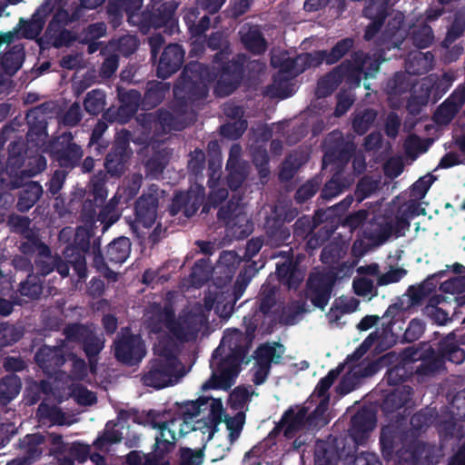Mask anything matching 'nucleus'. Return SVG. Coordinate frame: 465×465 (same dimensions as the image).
Segmentation results:
<instances>
[{
	"label": "nucleus",
	"instance_id": "obj_1",
	"mask_svg": "<svg viewBox=\"0 0 465 465\" xmlns=\"http://www.w3.org/2000/svg\"><path fill=\"white\" fill-rule=\"evenodd\" d=\"M380 445L382 457L391 460L394 456L399 462L411 465H435L438 463L435 446L420 440L414 432L395 426L381 430Z\"/></svg>",
	"mask_w": 465,
	"mask_h": 465
},
{
	"label": "nucleus",
	"instance_id": "obj_2",
	"mask_svg": "<svg viewBox=\"0 0 465 465\" xmlns=\"http://www.w3.org/2000/svg\"><path fill=\"white\" fill-rule=\"evenodd\" d=\"M377 422L376 414L368 408L357 411L351 418L348 431L319 445L315 450L314 465H337L340 454L357 452L358 446L368 440Z\"/></svg>",
	"mask_w": 465,
	"mask_h": 465
},
{
	"label": "nucleus",
	"instance_id": "obj_3",
	"mask_svg": "<svg viewBox=\"0 0 465 465\" xmlns=\"http://www.w3.org/2000/svg\"><path fill=\"white\" fill-rule=\"evenodd\" d=\"M210 80L211 74L207 65L197 61L189 62L173 86L174 100L172 109L181 115L185 114L190 104L208 95Z\"/></svg>",
	"mask_w": 465,
	"mask_h": 465
},
{
	"label": "nucleus",
	"instance_id": "obj_4",
	"mask_svg": "<svg viewBox=\"0 0 465 465\" xmlns=\"http://www.w3.org/2000/svg\"><path fill=\"white\" fill-rule=\"evenodd\" d=\"M179 361L173 353H160L151 359L142 376L143 383L157 390L173 385L177 379Z\"/></svg>",
	"mask_w": 465,
	"mask_h": 465
},
{
	"label": "nucleus",
	"instance_id": "obj_5",
	"mask_svg": "<svg viewBox=\"0 0 465 465\" xmlns=\"http://www.w3.org/2000/svg\"><path fill=\"white\" fill-rule=\"evenodd\" d=\"M244 354V350L235 345L231 353L220 359L216 368L213 370L210 379L202 385V391L231 389L240 372Z\"/></svg>",
	"mask_w": 465,
	"mask_h": 465
},
{
	"label": "nucleus",
	"instance_id": "obj_6",
	"mask_svg": "<svg viewBox=\"0 0 465 465\" xmlns=\"http://www.w3.org/2000/svg\"><path fill=\"white\" fill-rule=\"evenodd\" d=\"M51 159L62 169L73 170L79 166L84 156V150L74 141L72 132H63L54 137L48 145Z\"/></svg>",
	"mask_w": 465,
	"mask_h": 465
},
{
	"label": "nucleus",
	"instance_id": "obj_7",
	"mask_svg": "<svg viewBox=\"0 0 465 465\" xmlns=\"http://www.w3.org/2000/svg\"><path fill=\"white\" fill-rule=\"evenodd\" d=\"M247 55L240 53L223 62H220L219 78L214 92L218 96L225 97L232 94L242 84L244 76V65Z\"/></svg>",
	"mask_w": 465,
	"mask_h": 465
},
{
	"label": "nucleus",
	"instance_id": "obj_8",
	"mask_svg": "<svg viewBox=\"0 0 465 465\" xmlns=\"http://www.w3.org/2000/svg\"><path fill=\"white\" fill-rule=\"evenodd\" d=\"M93 236L92 230L82 226L77 227L73 243L67 245L63 252L64 257L72 263V267L80 281H84L87 277L85 256L91 250Z\"/></svg>",
	"mask_w": 465,
	"mask_h": 465
},
{
	"label": "nucleus",
	"instance_id": "obj_9",
	"mask_svg": "<svg viewBox=\"0 0 465 465\" xmlns=\"http://www.w3.org/2000/svg\"><path fill=\"white\" fill-rule=\"evenodd\" d=\"M132 155L130 133L125 131L115 136L104 157V166L110 177L119 178L124 174L128 169Z\"/></svg>",
	"mask_w": 465,
	"mask_h": 465
},
{
	"label": "nucleus",
	"instance_id": "obj_10",
	"mask_svg": "<svg viewBox=\"0 0 465 465\" xmlns=\"http://www.w3.org/2000/svg\"><path fill=\"white\" fill-rule=\"evenodd\" d=\"M337 275L331 271L311 272L304 289V296L313 306L324 311L328 305Z\"/></svg>",
	"mask_w": 465,
	"mask_h": 465
},
{
	"label": "nucleus",
	"instance_id": "obj_11",
	"mask_svg": "<svg viewBox=\"0 0 465 465\" xmlns=\"http://www.w3.org/2000/svg\"><path fill=\"white\" fill-rule=\"evenodd\" d=\"M401 355L404 361H420L416 368L418 375H431L443 366L439 348L435 351L429 342H420L418 346L405 348Z\"/></svg>",
	"mask_w": 465,
	"mask_h": 465
},
{
	"label": "nucleus",
	"instance_id": "obj_12",
	"mask_svg": "<svg viewBox=\"0 0 465 465\" xmlns=\"http://www.w3.org/2000/svg\"><path fill=\"white\" fill-rule=\"evenodd\" d=\"M116 92L120 106L116 110L109 108L103 117L111 123L126 124L136 114L139 107H143V97L135 89L126 90L118 86Z\"/></svg>",
	"mask_w": 465,
	"mask_h": 465
},
{
	"label": "nucleus",
	"instance_id": "obj_13",
	"mask_svg": "<svg viewBox=\"0 0 465 465\" xmlns=\"http://www.w3.org/2000/svg\"><path fill=\"white\" fill-rule=\"evenodd\" d=\"M114 344L115 359L126 366L137 365L146 354L144 342L139 335H123Z\"/></svg>",
	"mask_w": 465,
	"mask_h": 465
},
{
	"label": "nucleus",
	"instance_id": "obj_14",
	"mask_svg": "<svg viewBox=\"0 0 465 465\" xmlns=\"http://www.w3.org/2000/svg\"><path fill=\"white\" fill-rule=\"evenodd\" d=\"M152 10L142 13L141 25L143 28H161L168 24L173 25L174 14L178 6L176 0H151Z\"/></svg>",
	"mask_w": 465,
	"mask_h": 465
},
{
	"label": "nucleus",
	"instance_id": "obj_15",
	"mask_svg": "<svg viewBox=\"0 0 465 465\" xmlns=\"http://www.w3.org/2000/svg\"><path fill=\"white\" fill-rule=\"evenodd\" d=\"M363 17L371 20L364 30L363 39L371 41L378 35L389 15L388 0H368L362 10Z\"/></svg>",
	"mask_w": 465,
	"mask_h": 465
},
{
	"label": "nucleus",
	"instance_id": "obj_16",
	"mask_svg": "<svg viewBox=\"0 0 465 465\" xmlns=\"http://www.w3.org/2000/svg\"><path fill=\"white\" fill-rule=\"evenodd\" d=\"M185 50L179 44L167 45L161 53L156 65V75L167 79L177 73L184 63Z\"/></svg>",
	"mask_w": 465,
	"mask_h": 465
},
{
	"label": "nucleus",
	"instance_id": "obj_17",
	"mask_svg": "<svg viewBox=\"0 0 465 465\" xmlns=\"http://www.w3.org/2000/svg\"><path fill=\"white\" fill-rule=\"evenodd\" d=\"M203 198L204 188L203 186H199L195 190L178 192L173 198L169 213L172 216L183 213L185 217L190 218L196 213L203 203Z\"/></svg>",
	"mask_w": 465,
	"mask_h": 465
},
{
	"label": "nucleus",
	"instance_id": "obj_18",
	"mask_svg": "<svg viewBox=\"0 0 465 465\" xmlns=\"http://www.w3.org/2000/svg\"><path fill=\"white\" fill-rule=\"evenodd\" d=\"M204 322L203 314L188 311L179 315L175 328L171 330V334L182 342L195 340Z\"/></svg>",
	"mask_w": 465,
	"mask_h": 465
},
{
	"label": "nucleus",
	"instance_id": "obj_19",
	"mask_svg": "<svg viewBox=\"0 0 465 465\" xmlns=\"http://www.w3.org/2000/svg\"><path fill=\"white\" fill-rule=\"evenodd\" d=\"M64 342V341H61V345L53 347L43 345L35 354V361L36 364L48 376L56 374L66 361L65 355L62 348Z\"/></svg>",
	"mask_w": 465,
	"mask_h": 465
},
{
	"label": "nucleus",
	"instance_id": "obj_20",
	"mask_svg": "<svg viewBox=\"0 0 465 465\" xmlns=\"http://www.w3.org/2000/svg\"><path fill=\"white\" fill-rule=\"evenodd\" d=\"M45 441V436L39 432L25 435L19 441V447L25 452L24 456L14 459L7 465H31L41 458Z\"/></svg>",
	"mask_w": 465,
	"mask_h": 465
},
{
	"label": "nucleus",
	"instance_id": "obj_21",
	"mask_svg": "<svg viewBox=\"0 0 465 465\" xmlns=\"http://www.w3.org/2000/svg\"><path fill=\"white\" fill-rule=\"evenodd\" d=\"M308 410L305 407L300 408L297 411L293 409H288L282 416L281 420L276 424L271 434L278 433L283 430V435L286 438H292L306 424L309 425Z\"/></svg>",
	"mask_w": 465,
	"mask_h": 465
},
{
	"label": "nucleus",
	"instance_id": "obj_22",
	"mask_svg": "<svg viewBox=\"0 0 465 465\" xmlns=\"http://www.w3.org/2000/svg\"><path fill=\"white\" fill-rule=\"evenodd\" d=\"M364 56L362 50H357L351 54V58L342 61L338 66H341L340 74L341 82L345 81L350 88H357L361 85V78L364 76L363 65Z\"/></svg>",
	"mask_w": 465,
	"mask_h": 465
},
{
	"label": "nucleus",
	"instance_id": "obj_23",
	"mask_svg": "<svg viewBox=\"0 0 465 465\" xmlns=\"http://www.w3.org/2000/svg\"><path fill=\"white\" fill-rule=\"evenodd\" d=\"M387 32L381 34L377 42L378 52L372 56L363 52L365 61L363 65L364 78L373 77L378 73L381 63L386 60L385 51H390L392 48L400 49L401 43L394 42L391 39L387 40Z\"/></svg>",
	"mask_w": 465,
	"mask_h": 465
},
{
	"label": "nucleus",
	"instance_id": "obj_24",
	"mask_svg": "<svg viewBox=\"0 0 465 465\" xmlns=\"http://www.w3.org/2000/svg\"><path fill=\"white\" fill-rule=\"evenodd\" d=\"M158 203L157 196L152 193L142 194L134 204L135 223L144 228L152 227L157 218Z\"/></svg>",
	"mask_w": 465,
	"mask_h": 465
},
{
	"label": "nucleus",
	"instance_id": "obj_25",
	"mask_svg": "<svg viewBox=\"0 0 465 465\" xmlns=\"http://www.w3.org/2000/svg\"><path fill=\"white\" fill-rule=\"evenodd\" d=\"M264 230L268 243L274 247L287 243L291 237L290 229L285 225L274 207L272 209L271 214L266 217Z\"/></svg>",
	"mask_w": 465,
	"mask_h": 465
},
{
	"label": "nucleus",
	"instance_id": "obj_26",
	"mask_svg": "<svg viewBox=\"0 0 465 465\" xmlns=\"http://www.w3.org/2000/svg\"><path fill=\"white\" fill-rule=\"evenodd\" d=\"M146 416L148 425H151L152 428L158 430V433L155 436V442H157V440H167L168 442L172 441L173 450L177 440L176 420H163V413H161L155 410L148 411Z\"/></svg>",
	"mask_w": 465,
	"mask_h": 465
},
{
	"label": "nucleus",
	"instance_id": "obj_27",
	"mask_svg": "<svg viewBox=\"0 0 465 465\" xmlns=\"http://www.w3.org/2000/svg\"><path fill=\"white\" fill-rule=\"evenodd\" d=\"M355 40L352 37H345L339 40L330 51L322 50L315 54L317 62L315 64H319L325 62L327 64H334L349 54L354 47Z\"/></svg>",
	"mask_w": 465,
	"mask_h": 465
},
{
	"label": "nucleus",
	"instance_id": "obj_28",
	"mask_svg": "<svg viewBox=\"0 0 465 465\" xmlns=\"http://www.w3.org/2000/svg\"><path fill=\"white\" fill-rule=\"evenodd\" d=\"M258 308L255 310L258 314L270 317L271 322H277L279 310L274 309L277 305L276 287L272 284H263L257 301Z\"/></svg>",
	"mask_w": 465,
	"mask_h": 465
},
{
	"label": "nucleus",
	"instance_id": "obj_29",
	"mask_svg": "<svg viewBox=\"0 0 465 465\" xmlns=\"http://www.w3.org/2000/svg\"><path fill=\"white\" fill-rule=\"evenodd\" d=\"M170 88V83L157 80L148 81L143 96V109L151 110L157 107L164 100Z\"/></svg>",
	"mask_w": 465,
	"mask_h": 465
},
{
	"label": "nucleus",
	"instance_id": "obj_30",
	"mask_svg": "<svg viewBox=\"0 0 465 465\" xmlns=\"http://www.w3.org/2000/svg\"><path fill=\"white\" fill-rule=\"evenodd\" d=\"M43 194V187L38 182L26 183L19 191L15 208L20 213L28 212Z\"/></svg>",
	"mask_w": 465,
	"mask_h": 465
},
{
	"label": "nucleus",
	"instance_id": "obj_31",
	"mask_svg": "<svg viewBox=\"0 0 465 465\" xmlns=\"http://www.w3.org/2000/svg\"><path fill=\"white\" fill-rule=\"evenodd\" d=\"M411 396L412 388L410 386L394 389L384 397L381 410L386 414H391L404 407L411 401Z\"/></svg>",
	"mask_w": 465,
	"mask_h": 465
},
{
	"label": "nucleus",
	"instance_id": "obj_32",
	"mask_svg": "<svg viewBox=\"0 0 465 465\" xmlns=\"http://www.w3.org/2000/svg\"><path fill=\"white\" fill-rule=\"evenodd\" d=\"M155 118L156 133L167 134L172 131H183L186 126L181 115H175L164 108L155 111Z\"/></svg>",
	"mask_w": 465,
	"mask_h": 465
},
{
	"label": "nucleus",
	"instance_id": "obj_33",
	"mask_svg": "<svg viewBox=\"0 0 465 465\" xmlns=\"http://www.w3.org/2000/svg\"><path fill=\"white\" fill-rule=\"evenodd\" d=\"M83 351L88 360L89 369L92 373L96 372L98 356L104 348V339L98 336L94 331L86 337L82 342Z\"/></svg>",
	"mask_w": 465,
	"mask_h": 465
},
{
	"label": "nucleus",
	"instance_id": "obj_34",
	"mask_svg": "<svg viewBox=\"0 0 465 465\" xmlns=\"http://www.w3.org/2000/svg\"><path fill=\"white\" fill-rule=\"evenodd\" d=\"M206 45L209 49L217 51L213 58L214 64L227 60L232 54L230 41L224 33L221 31L212 33L206 40Z\"/></svg>",
	"mask_w": 465,
	"mask_h": 465
},
{
	"label": "nucleus",
	"instance_id": "obj_35",
	"mask_svg": "<svg viewBox=\"0 0 465 465\" xmlns=\"http://www.w3.org/2000/svg\"><path fill=\"white\" fill-rule=\"evenodd\" d=\"M25 56V53L22 45L12 46L9 51L4 54L0 62L4 74L10 77L15 75L22 67Z\"/></svg>",
	"mask_w": 465,
	"mask_h": 465
},
{
	"label": "nucleus",
	"instance_id": "obj_36",
	"mask_svg": "<svg viewBox=\"0 0 465 465\" xmlns=\"http://www.w3.org/2000/svg\"><path fill=\"white\" fill-rule=\"evenodd\" d=\"M131 252V242L129 238L121 236L113 240L106 249V259L112 263H123Z\"/></svg>",
	"mask_w": 465,
	"mask_h": 465
},
{
	"label": "nucleus",
	"instance_id": "obj_37",
	"mask_svg": "<svg viewBox=\"0 0 465 465\" xmlns=\"http://www.w3.org/2000/svg\"><path fill=\"white\" fill-rule=\"evenodd\" d=\"M158 310L152 318V325L153 331H160L162 326H164L171 333V330L175 328L177 319L175 311L172 303H164L163 307L157 306Z\"/></svg>",
	"mask_w": 465,
	"mask_h": 465
},
{
	"label": "nucleus",
	"instance_id": "obj_38",
	"mask_svg": "<svg viewBox=\"0 0 465 465\" xmlns=\"http://www.w3.org/2000/svg\"><path fill=\"white\" fill-rule=\"evenodd\" d=\"M439 351L443 362L449 361L455 364H460L465 360V351L460 347L453 337H446L438 343Z\"/></svg>",
	"mask_w": 465,
	"mask_h": 465
},
{
	"label": "nucleus",
	"instance_id": "obj_39",
	"mask_svg": "<svg viewBox=\"0 0 465 465\" xmlns=\"http://www.w3.org/2000/svg\"><path fill=\"white\" fill-rule=\"evenodd\" d=\"M217 218L220 221L226 223L228 226L242 227L244 223H248L249 219L247 214L243 212L242 208L238 205L228 203L226 205L220 207L217 212Z\"/></svg>",
	"mask_w": 465,
	"mask_h": 465
},
{
	"label": "nucleus",
	"instance_id": "obj_40",
	"mask_svg": "<svg viewBox=\"0 0 465 465\" xmlns=\"http://www.w3.org/2000/svg\"><path fill=\"white\" fill-rule=\"evenodd\" d=\"M21 379L15 373L7 374L0 380V403L7 405L20 392Z\"/></svg>",
	"mask_w": 465,
	"mask_h": 465
},
{
	"label": "nucleus",
	"instance_id": "obj_41",
	"mask_svg": "<svg viewBox=\"0 0 465 465\" xmlns=\"http://www.w3.org/2000/svg\"><path fill=\"white\" fill-rule=\"evenodd\" d=\"M443 85V81H437L434 84H431L430 81L423 82L421 84L420 89L425 91V94L421 95H412L409 102V106H411L414 102H416L419 105H426L429 103L431 95H433V100L436 102L442 96L443 94L446 93L448 89L447 85Z\"/></svg>",
	"mask_w": 465,
	"mask_h": 465
},
{
	"label": "nucleus",
	"instance_id": "obj_42",
	"mask_svg": "<svg viewBox=\"0 0 465 465\" xmlns=\"http://www.w3.org/2000/svg\"><path fill=\"white\" fill-rule=\"evenodd\" d=\"M284 351L285 348L280 342L263 343L255 351L256 361L267 363L270 366H272V363L279 364L282 361Z\"/></svg>",
	"mask_w": 465,
	"mask_h": 465
},
{
	"label": "nucleus",
	"instance_id": "obj_43",
	"mask_svg": "<svg viewBox=\"0 0 465 465\" xmlns=\"http://www.w3.org/2000/svg\"><path fill=\"white\" fill-rule=\"evenodd\" d=\"M241 41L247 51L256 55L264 54L267 49V42L257 27H251L242 34Z\"/></svg>",
	"mask_w": 465,
	"mask_h": 465
},
{
	"label": "nucleus",
	"instance_id": "obj_44",
	"mask_svg": "<svg viewBox=\"0 0 465 465\" xmlns=\"http://www.w3.org/2000/svg\"><path fill=\"white\" fill-rule=\"evenodd\" d=\"M172 452V441L157 440L150 453L143 454V465H170L169 453Z\"/></svg>",
	"mask_w": 465,
	"mask_h": 465
},
{
	"label": "nucleus",
	"instance_id": "obj_45",
	"mask_svg": "<svg viewBox=\"0 0 465 465\" xmlns=\"http://www.w3.org/2000/svg\"><path fill=\"white\" fill-rule=\"evenodd\" d=\"M443 274V271L438 273L439 276ZM436 276L437 274L428 276L420 284L409 287L408 292L412 304L421 303L425 298L429 297L433 292H435L437 287V282H435Z\"/></svg>",
	"mask_w": 465,
	"mask_h": 465
},
{
	"label": "nucleus",
	"instance_id": "obj_46",
	"mask_svg": "<svg viewBox=\"0 0 465 465\" xmlns=\"http://www.w3.org/2000/svg\"><path fill=\"white\" fill-rule=\"evenodd\" d=\"M341 66H335L331 72L322 77L317 83L316 94L320 98L331 95L341 83L340 74Z\"/></svg>",
	"mask_w": 465,
	"mask_h": 465
},
{
	"label": "nucleus",
	"instance_id": "obj_47",
	"mask_svg": "<svg viewBox=\"0 0 465 465\" xmlns=\"http://www.w3.org/2000/svg\"><path fill=\"white\" fill-rule=\"evenodd\" d=\"M438 415L434 409L425 408L414 413L410 420L411 430L417 437L425 431L434 421Z\"/></svg>",
	"mask_w": 465,
	"mask_h": 465
},
{
	"label": "nucleus",
	"instance_id": "obj_48",
	"mask_svg": "<svg viewBox=\"0 0 465 465\" xmlns=\"http://www.w3.org/2000/svg\"><path fill=\"white\" fill-rule=\"evenodd\" d=\"M44 282L45 280L40 279L39 275L29 272L25 280L19 283L17 291L22 296L30 300H36L43 292Z\"/></svg>",
	"mask_w": 465,
	"mask_h": 465
},
{
	"label": "nucleus",
	"instance_id": "obj_49",
	"mask_svg": "<svg viewBox=\"0 0 465 465\" xmlns=\"http://www.w3.org/2000/svg\"><path fill=\"white\" fill-rule=\"evenodd\" d=\"M35 110L31 111L26 116L29 124L26 137L29 142L38 144L47 137V123L45 119L39 120L35 117Z\"/></svg>",
	"mask_w": 465,
	"mask_h": 465
},
{
	"label": "nucleus",
	"instance_id": "obj_50",
	"mask_svg": "<svg viewBox=\"0 0 465 465\" xmlns=\"http://www.w3.org/2000/svg\"><path fill=\"white\" fill-rule=\"evenodd\" d=\"M456 420L451 414L449 419L441 417L436 419V428L440 439L450 440L453 438L460 440L463 437L462 426L458 425Z\"/></svg>",
	"mask_w": 465,
	"mask_h": 465
},
{
	"label": "nucleus",
	"instance_id": "obj_51",
	"mask_svg": "<svg viewBox=\"0 0 465 465\" xmlns=\"http://www.w3.org/2000/svg\"><path fill=\"white\" fill-rule=\"evenodd\" d=\"M305 312V302H292L288 306L282 307L281 312H278L277 322L285 326L294 325L297 323L299 316Z\"/></svg>",
	"mask_w": 465,
	"mask_h": 465
},
{
	"label": "nucleus",
	"instance_id": "obj_52",
	"mask_svg": "<svg viewBox=\"0 0 465 465\" xmlns=\"http://www.w3.org/2000/svg\"><path fill=\"white\" fill-rule=\"evenodd\" d=\"M410 40L414 46L420 49L429 47L434 40L432 28L426 23L412 26L410 32Z\"/></svg>",
	"mask_w": 465,
	"mask_h": 465
},
{
	"label": "nucleus",
	"instance_id": "obj_53",
	"mask_svg": "<svg viewBox=\"0 0 465 465\" xmlns=\"http://www.w3.org/2000/svg\"><path fill=\"white\" fill-rule=\"evenodd\" d=\"M105 94L99 89H94L86 94L84 100V110L91 115H98L104 110Z\"/></svg>",
	"mask_w": 465,
	"mask_h": 465
},
{
	"label": "nucleus",
	"instance_id": "obj_54",
	"mask_svg": "<svg viewBox=\"0 0 465 465\" xmlns=\"http://www.w3.org/2000/svg\"><path fill=\"white\" fill-rule=\"evenodd\" d=\"M377 118V112L372 108L364 109L355 115L352 120V128L359 135L365 134L372 126Z\"/></svg>",
	"mask_w": 465,
	"mask_h": 465
},
{
	"label": "nucleus",
	"instance_id": "obj_55",
	"mask_svg": "<svg viewBox=\"0 0 465 465\" xmlns=\"http://www.w3.org/2000/svg\"><path fill=\"white\" fill-rule=\"evenodd\" d=\"M341 461L344 465H381L379 459L370 452L362 451L360 454L351 452L346 454H340L337 457V463Z\"/></svg>",
	"mask_w": 465,
	"mask_h": 465
},
{
	"label": "nucleus",
	"instance_id": "obj_56",
	"mask_svg": "<svg viewBox=\"0 0 465 465\" xmlns=\"http://www.w3.org/2000/svg\"><path fill=\"white\" fill-rule=\"evenodd\" d=\"M411 89V83L407 75L402 72H397L385 84V91L389 95H401Z\"/></svg>",
	"mask_w": 465,
	"mask_h": 465
},
{
	"label": "nucleus",
	"instance_id": "obj_57",
	"mask_svg": "<svg viewBox=\"0 0 465 465\" xmlns=\"http://www.w3.org/2000/svg\"><path fill=\"white\" fill-rule=\"evenodd\" d=\"M116 423L108 421L105 430L102 435H99L94 441L95 449L102 450L107 444H115L121 442L123 434L120 430H114Z\"/></svg>",
	"mask_w": 465,
	"mask_h": 465
},
{
	"label": "nucleus",
	"instance_id": "obj_58",
	"mask_svg": "<svg viewBox=\"0 0 465 465\" xmlns=\"http://www.w3.org/2000/svg\"><path fill=\"white\" fill-rule=\"evenodd\" d=\"M209 397H199L196 401L183 402L179 406V417L184 420L193 421V418L197 417L203 406H207Z\"/></svg>",
	"mask_w": 465,
	"mask_h": 465
},
{
	"label": "nucleus",
	"instance_id": "obj_59",
	"mask_svg": "<svg viewBox=\"0 0 465 465\" xmlns=\"http://www.w3.org/2000/svg\"><path fill=\"white\" fill-rule=\"evenodd\" d=\"M433 55L430 52L419 53L407 63V71L411 74L420 75L428 72L429 61L431 62Z\"/></svg>",
	"mask_w": 465,
	"mask_h": 465
},
{
	"label": "nucleus",
	"instance_id": "obj_60",
	"mask_svg": "<svg viewBox=\"0 0 465 465\" xmlns=\"http://www.w3.org/2000/svg\"><path fill=\"white\" fill-rule=\"evenodd\" d=\"M91 331V329L82 323H69L64 328L63 334L65 341L82 344Z\"/></svg>",
	"mask_w": 465,
	"mask_h": 465
},
{
	"label": "nucleus",
	"instance_id": "obj_61",
	"mask_svg": "<svg viewBox=\"0 0 465 465\" xmlns=\"http://www.w3.org/2000/svg\"><path fill=\"white\" fill-rule=\"evenodd\" d=\"M19 25L22 31V36L25 39H35L42 32L45 26V21L33 15L30 20L20 19Z\"/></svg>",
	"mask_w": 465,
	"mask_h": 465
},
{
	"label": "nucleus",
	"instance_id": "obj_62",
	"mask_svg": "<svg viewBox=\"0 0 465 465\" xmlns=\"http://www.w3.org/2000/svg\"><path fill=\"white\" fill-rule=\"evenodd\" d=\"M321 183V180L315 177L302 184L294 194L296 203L302 204L314 196L320 189Z\"/></svg>",
	"mask_w": 465,
	"mask_h": 465
},
{
	"label": "nucleus",
	"instance_id": "obj_63",
	"mask_svg": "<svg viewBox=\"0 0 465 465\" xmlns=\"http://www.w3.org/2000/svg\"><path fill=\"white\" fill-rule=\"evenodd\" d=\"M345 188L346 185L341 180V175L336 173L324 184L320 197L323 200H331L341 193Z\"/></svg>",
	"mask_w": 465,
	"mask_h": 465
},
{
	"label": "nucleus",
	"instance_id": "obj_64",
	"mask_svg": "<svg viewBox=\"0 0 465 465\" xmlns=\"http://www.w3.org/2000/svg\"><path fill=\"white\" fill-rule=\"evenodd\" d=\"M223 421L229 430V441L231 444H233L234 441L238 440L242 430L245 422V413L239 411L233 417H225Z\"/></svg>",
	"mask_w": 465,
	"mask_h": 465
}]
</instances>
